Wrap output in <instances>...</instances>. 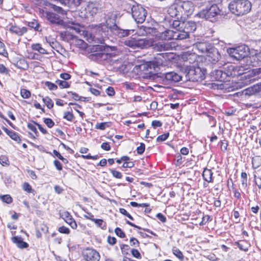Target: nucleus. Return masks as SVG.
Here are the masks:
<instances>
[{"instance_id":"nucleus-54","label":"nucleus","mask_w":261,"mask_h":261,"mask_svg":"<svg viewBox=\"0 0 261 261\" xmlns=\"http://www.w3.org/2000/svg\"><path fill=\"white\" fill-rule=\"evenodd\" d=\"M52 8L55 11L58 12L59 13H60L62 15H64L66 14V11L63 10L61 7L59 6L53 5Z\"/></svg>"},{"instance_id":"nucleus-53","label":"nucleus","mask_w":261,"mask_h":261,"mask_svg":"<svg viewBox=\"0 0 261 261\" xmlns=\"http://www.w3.org/2000/svg\"><path fill=\"white\" fill-rule=\"evenodd\" d=\"M142 30H143V31L144 32L142 33L143 35H147V34L150 33L151 32H152V31H153L152 28H151L150 27H145L143 25H142L140 28V31H141Z\"/></svg>"},{"instance_id":"nucleus-37","label":"nucleus","mask_w":261,"mask_h":261,"mask_svg":"<svg viewBox=\"0 0 261 261\" xmlns=\"http://www.w3.org/2000/svg\"><path fill=\"white\" fill-rule=\"evenodd\" d=\"M42 100L48 109H50L54 107L53 100L48 96L43 98Z\"/></svg>"},{"instance_id":"nucleus-38","label":"nucleus","mask_w":261,"mask_h":261,"mask_svg":"<svg viewBox=\"0 0 261 261\" xmlns=\"http://www.w3.org/2000/svg\"><path fill=\"white\" fill-rule=\"evenodd\" d=\"M120 248L123 255H125L129 254L130 247L128 245L121 244L120 245Z\"/></svg>"},{"instance_id":"nucleus-55","label":"nucleus","mask_w":261,"mask_h":261,"mask_svg":"<svg viewBox=\"0 0 261 261\" xmlns=\"http://www.w3.org/2000/svg\"><path fill=\"white\" fill-rule=\"evenodd\" d=\"M44 122L49 128H51L55 124L54 122L50 118H44Z\"/></svg>"},{"instance_id":"nucleus-27","label":"nucleus","mask_w":261,"mask_h":261,"mask_svg":"<svg viewBox=\"0 0 261 261\" xmlns=\"http://www.w3.org/2000/svg\"><path fill=\"white\" fill-rule=\"evenodd\" d=\"M3 129L5 132L13 140L16 141L18 143H19L21 141V139L17 133L13 130H9L8 128L5 127H4Z\"/></svg>"},{"instance_id":"nucleus-51","label":"nucleus","mask_w":261,"mask_h":261,"mask_svg":"<svg viewBox=\"0 0 261 261\" xmlns=\"http://www.w3.org/2000/svg\"><path fill=\"white\" fill-rule=\"evenodd\" d=\"M63 118L68 121H71L74 118V116L72 113L65 112L64 113Z\"/></svg>"},{"instance_id":"nucleus-10","label":"nucleus","mask_w":261,"mask_h":261,"mask_svg":"<svg viewBox=\"0 0 261 261\" xmlns=\"http://www.w3.org/2000/svg\"><path fill=\"white\" fill-rule=\"evenodd\" d=\"M83 258L86 261H99V253L95 249L90 248L85 249L82 252Z\"/></svg>"},{"instance_id":"nucleus-63","label":"nucleus","mask_w":261,"mask_h":261,"mask_svg":"<svg viewBox=\"0 0 261 261\" xmlns=\"http://www.w3.org/2000/svg\"><path fill=\"white\" fill-rule=\"evenodd\" d=\"M8 160L5 156H0V163L3 166L8 165Z\"/></svg>"},{"instance_id":"nucleus-40","label":"nucleus","mask_w":261,"mask_h":261,"mask_svg":"<svg viewBox=\"0 0 261 261\" xmlns=\"http://www.w3.org/2000/svg\"><path fill=\"white\" fill-rule=\"evenodd\" d=\"M0 199L4 202L10 204L12 202V198L9 195L0 196Z\"/></svg>"},{"instance_id":"nucleus-25","label":"nucleus","mask_w":261,"mask_h":261,"mask_svg":"<svg viewBox=\"0 0 261 261\" xmlns=\"http://www.w3.org/2000/svg\"><path fill=\"white\" fill-rule=\"evenodd\" d=\"M12 241L13 243L16 244L17 246L20 249L26 248L29 246V244L25 242H24L22 239L19 236L12 237Z\"/></svg>"},{"instance_id":"nucleus-28","label":"nucleus","mask_w":261,"mask_h":261,"mask_svg":"<svg viewBox=\"0 0 261 261\" xmlns=\"http://www.w3.org/2000/svg\"><path fill=\"white\" fill-rule=\"evenodd\" d=\"M249 60L253 66L259 65L261 63V52L255 54L249 57Z\"/></svg>"},{"instance_id":"nucleus-32","label":"nucleus","mask_w":261,"mask_h":261,"mask_svg":"<svg viewBox=\"0 0 261 261\" xmlns=\"http://www.w3.org/2000/svg\"><path fill=\"white\" fill-rule=\"evenodd\" d=\"M88 7L92 15L96 14L99 11V7L98 6V5L93 3H90Z\"/></svg>"},{"instance_id":"nucleus-33","label":"nucleus","mask_w":261,"mask_h":261,"mask_svg":"<svg viewBox=\"0 0 261 261\" xmlns=\"http://www.w3.org/2000/svg\"><path fill=\"white\" fill-rule=\"evenodd\" d=\"M234 245L237 246L241 250L245 251L248 250V245L246 241H242L240 242H235Z\"/></svg>"},{"instance_id":"nucleus-43","label":"nucleus","mask_w":261,"mask_h":261,"mask_svg":"<svg viewBox=\"0 0 261 261\" xmlns=\"http://www.w3.org/2000/svg\"><path fill=\"white\" fill-rule=\"evenodd\" d=\"M20 94L23 98H29L31 96L30 91L25 89H21Z\"/></svg>"},{"instance_id":"nucleus-18","label":"nucleus","mask_w":261,"mask_h":261,"mask_svg":"<svg viewBox=\"0 0 261 261\" xmlns=\"http://www.w3.org/2000/svg\"><path fill=\"white\" fill-rule=\"evenodd\" d=\"M159 37L162 40H180L179 39V32H175L174 31L170 30H167L162 32Z\"/></svg>"},{"instance_id":"nucleus-4","label":"nucleus","mask_w":261,"mask_h":261,"mask_svg":"<svg viewBox=\"0 0 261 261\" xmlns=\"http://www.w3.org/2000/svg\"><path fill=\"white\" fill-rule=\"evenodd\" d=\"M115 16L114 18H109L106 22L105 27L109 29L114 34L119 37H125L134 33V30L121 29L115 23Z\"/></svg>"},{"instance_id":"nucleus-62","label":"nucleus","mask_w":261,"mask_h":261,"mask_svg":"<svg viewBox=\"0 0 261 261\" xmlns=\"http://www.w3.org/2000/svg\"><path fill=\"white\" fill-rule=\"evenodd\" d=\"M107 94L110 96H112L115 95V92L114 88L112 87H109L106 91Z\"/></svg>"},{"instance_id":"nucleus-12","label":"nucleus","mask_w":261,"mask_h":261,"mask_svg":"<svg viewBox=\"0 0 261 261\" xmlns=\"http://www.w3.org/2000/svg\"><path fill=\"white\" fill-rule=\"evenodd\" d=\"M220 10L216 4H213L209 8L203 10L202 14L204 15V17L207 19H211L219 14H220Z\"/></svg>"},{"instance_id":"nucleus-45","label":"nucleus","mask_w":261,"mask_h":261,"mask_svg":"<svg viewBox=\"0 0 261 261\" xmlns=\"http://www.w3.org/2000/svg\"><path fill=\"white\" fill-rule=\"evenodd\" d=\"M251 90L253 91L252 93H258L261 94V83L254 85L251 87Z\"/></svg>"},{"instance_id":"nucleus-61","label":"nucleus","mask_w":261,"mask_h":261,"mask_svg":"<svg viewBox=\"0 0 261 261\" xmlns=\"http://www.w3.org/2000/svg\"><path fill=\"white\" fill-rule=\"evenodd\" d=\"M119 212L121 214L127 217L130 220H134V218H133V217L126 211L125 209H124L123 208H120L119 209Z\"/></svg>"},{"instance_id":"nucleus-30","label":"nucleus","mask_w":261,"mask_h":261,"mask_svg":"<svg viewBox=\"0 0 261 261\" xmlns=\"http://www.w3.org/2000/svg\"><path fill=\"white\" fill-rule=\"evenodd\" d=\"M28 25L35 31L41 32L42 31L41 27L37 19H33L31 21H28Z\"/></svg>"},{"instance_id":"nucleus-17","label":"nucleus","mask_w":261,"mask_h":261,"mask_svg":"<svg viewBox=\"0 0 261 261\" xmlns=\"http://www.w3.org/2000/svg\"><path fill=\"white\" fill-rule=\"evenodd\" d=\"M46 18L51 23L56 25H64V20L56 13L52 12L46 13Z\"/></svg>"},{"instance_id":"nucleus-3","label":"nucleus","mask_w":261,"mask_h":261,"mask_svg":"<svg viewBox=\"0 0 261 261\" xmlns=\"http://www.w3.org/2000/svg\"><path fill=\"white\" fill-rule=\"evenodd\" d=\"M185 72L188 80L192 82H199L205 79L206 70L199 66L190 65L185 68Z\"/></svg>"},{"instance_id":"nucleus-57","label":"nucleus","mask_w":261,"mask_h":261,"mask_svg":"<svg viewBox=\"0 0 261 261\" xmlns=\"http://www.w3.org/2000/svg\"><path fill=\"white\" fill-rule=\"evenodd\" d=\"M58 231L62 233L69 234L70 233V230L68 228L62 226L58 228Z\"/></svg>"},{"instance_id":"nucleus-13","label":"nucleus","mask_w":261,"mask_h":261,"mask_svg":"<svg viewBox=\"0 0 261 261\" xmlns=\"http://www.w3.org/2000/svg\"><path fill=\"white\" fill-rule=\"evenodd\" d=\"M179 8L186 13L187 15H190L194 10V5L192 2L185 0H176Z\"/></svg>"},{"instance_id":"nucleus-60","label":"nucleus","mask_w":261,"mask_h":261,"mask_svg":"<svg viewBox=\"0 0 261 261\" xmlns=\"http://www.w3.org/2000/svg\"><path fill=\"white\" fill-rule=\"evenodd\" d=\"M28 127L29 129H30L33 132H34L36 136H38L39 133L37 130L36 126L34 124L32 123H28Z\"/></svg>"},{"instance_id":"nucleus-22","label":"nucleus","mask_w":261,"mask_h":261,"mask_svg":"<svg viewBox=\"0 0 261 261\" xmlns=\"http://www.w3.org/2000/svg\"><path fill=\"white\" fill-rule=\"evenodd\" d=\"M172 48V45L169 43L158 42L153 45L154 49L159 51L170 50Z\"/></svg>"},{"instance_id":"nucleus-29","label":"nucleus","mask_w":261,"mask_h":261,"mask_svg":"<svg viewBox=\"0 0 261 261\" xmlns=\"http://www.w3.org/2000/svg\"><path fill=\"white\" fill-rule=\"evenodd\" d=\"M213 173L211 170L205 168L202 173V177L204 180L207 182H213Z\"/></svg>"},{"instance_id":"nucleus-6","label":"nucleus","mask_w":261,"mask_h":261,"mask_svg":"<svg viewBox=\"0 0 261 261\" xmlns=\"http://www.w3.org/2000/svg\"><path fill=\"white\" fill-rule=\"evenodd\" d=\"M132 15L137 23H143L147 15L146 10L141 5H133L131 8Z\"/></svg>"},{"instance_id":"nucleus-58","label":"nucleus","mask_w":261,"mask_h":261,"mask_svg":"<svg viewBox=\"0 0 261 261\" xmlns=\"http://www.w3.org/2000/svg\"><path fill=\"white\" fill-rule=\"evenodd\" d=\"M209 221H210V216L209 215L203 216L202 218V221L199 223V225L201 226L204 225Z\"/></svg>"},{"instance_id":"nucleus-48","label":"nucleus","mask_w":261,"mask_h":261,"mask_svg":"<svg viewBox=\"0 0 261 261\" xmlns=\"http://www.w3.org/2000/svg\"><path fill=\"white\" fill-rule=\"evenodd\" d=\"M0 55L6 57L8 55V53L5 49V44L0 41Z\"/></svg>"},{"instance_id":"nucleus-46","label":"nucleus","mask_w":261,"mask_h":261,"mask_svg":"<svg viewBox=\"0 0 261 261\" xmlns=\"http://www.w3.org/2000/svg\"><path fill=\"white\" fill-rule=\"evenodd\" d=\"M169 136V133H167L159 136L156 138L157 142H162L166 140Z\"/></svg>"},{"instance_id":"nucleus-47","label":"nucleus","mask_w":261,"mask_h":261,"mask_svg":"<svg viewBox=\"0 0 261 261\" xmlns=\"http://www.w3.org/2000/svg\"><path fill=\"white\" fill-rule=\"evenodd\" d=\"M45 85L50 90H56L58 88V87L56 84L48 81L45 83Z\"/></svg>"},{"instance_id":"nucleus-5","label":"nucleus","mask_w":261,"mask_h":261,"mask_svg":"<svg viewBox=\"0 0 261 261\" xmlns=\"http://www.w3.org/2000/svg\"><path fill=\"white\" fill-rule=\"evenodd\" d=\"M249 52V47L244 44L238 46L235 48L227 49V53L233 59L240 60L247 57Z\"/></svg>"},{"instance_id":"nucleus-14","label":"nucleus","mask_w":261,"mask_h":261,"mask_svg":"<svg viewBox=\"0 0 261 261\" xmlns=\"http://www.w3.org/2000/svg\"><path fill=\"white\" fill-rule=\"evenodd\" d=\"M206 56L207 59L214 64L218 62L221 58V54L218 49L213 46L210 47V49H209L206 54Z\"/></svg>"},{"instance_id":"nucleus-11","label":"nucleus","mask_w":261,"mask_h":261,"mask_svg":"<svg viewBox=\"0 0 261 261\" xmlns=\"http://www.w3.org/2000/svg\"><path fill=\"white\" fill-rule=\"evenodd\" d=\"M162 77L164 82L173 84L180 81L182 76L174 71H171L163 74Z\"/></svg>"},{"instance_id":"nucleus-20","label":"nucleus","mask_w":261,"mask_h":261,"mask_svg":"<svg viewBox=\"0 0 261 261\" xmlns=\"http://www.w3.org/2000/svg\"><path fill=\"white\" fill-rule=\"evenodd\" d=\"M61 217L73 229H76L77 224L70 214L67 211L60 213Z\"/></svg>"},{"instance_id":"nucleus-34","label":"nucleus","mask_w":261,"mask_h":261,"mask_svg":"<svg viewBox=\"0 0 261 261\" xmlns=\"http://www.w3.org/2000/svg\"><path fill=\"white\" fill-rule=\"evenodd\" d=\"M93 222L95 223L97 227H100L102 229H106L107 228L106 223L104 222L102 219H94Z\"/></svg>"},{"instance_id":"nucleus-41","label":"nucleus","mask_w":261,"mask_h":261,"mask_svg":"<svg viewBox=\"0 0 261 261\" xmlns=\"http://www.w3.org/2000/svg\"><path fill=\"white\" fill-rule=\"evenodd\" d=\"M56 82L59 85L61 88H67L70 86L69 84L65 81L58 80Z\"/></svg>"},{"instance_id":"nucleus-50","label":"nucleus","mask_w":261,"mask_h":261,"mask_svg":"<svg viewBox=\"0 0 261 261\" xmlns=\"http://www.w3.org/2000/svg\"><path fill=\"white\" fill-rule=\"evenodd\" d=\"M130 245L134 247H137L139 246L140 243L138 240L135 238H131L129 241Z\"/></svg>"},{"instance_id":"nucleus-39","label":"nucleus","mask_w":261,"mask_h":261,"mask_svg":"<svg viewBox=\"0 0 261 261\" xmlns=\"http://www.w3.org/2000/svg\"><path fill=\"white\" fill-rule=\"evenodd\" d=\"M23 190L29 193H32L34 192V190L32 188L30 185L27 182L23 183L22 185Z\"/></svg>"},{"instance_id":"nucleus-59","label":"nucleus","mask_w":261,"mask_h":261,"mask_svg":"<svg viewBox=\"0 0 261 261\" xmlns=\"http://www.w3.org/2000/svg\"><path fill=\"white\" fill-rule=\"evenodd\" d=\"M108 122L97 123L95 125V128L100 130H105L106 129V126Z\"/></svg>"},{"instance_id":"nucleus-21","label":"nucleus","mask_w":261,"mask_h":261,"mask_svg":"<svg viewBox=\"0 0 261 261\" xmlns=\"http://www.w3.org/2000/svg\"><path fill=\"white\" fill-rule=\"evenodd\" d=\"M212 47V45L206 42H197L194 44L195 48L197 49L199 53L206 54Z\"/></svg>"},{"instance_id":"nucleus-16","label":"nucleus","mask_w":261,"mask_h":261,"mask_svg":"<svg viewBox=\"0 0 261 261\" xmlns=\"http://www.w3.org/2000/svg\"><path fill=\"white\" fill-rule=\"evenodd\" d=\"M168 14L173 18L177 19L181 18L182 15V10H180L176 1L168 9Z\"/></svg>"},{"instance_id":"nucleus-7","label":"nucleus","mask_w":261,"mask_h":261,"mask_svg":"<svg viewBox=\"0 0 261 261\" xmlns=\"http://www.w3.org/2000/svg\"><path fill=\"white\" fill-rule=\"evenodd\" d=\"M196 29V23L192 21H183L181 24V33L179 32V39L181 40L186 39L189 36V34L193 32Z\"/></svg>"},{"instance_id":"nucleus-24","label":"nucleus","mask_w":261,"mask_h":261,"mask_svg":"<svg viewBox=\"0 0 261 261\" xmlns=\"http://www.w3.org/2000/svg\"><path fill=\"white\" fill-rule=\"evenodd\" d=\"M9 30L12 33L15 34L18 36H22L27 32L28 29L24 27L19 28L16 25H11Z\"/></svg>"},{"instance_id":"nucleus-44","label":"nucleus","mask_w":261,"mask_h":261,"mask_svg":"<svg viewBox=\"0 0 261 261\" xmlns=\"http://www.w3.org/2000/svg\"><path fill=\"white\" fill-rule=\"evenodd\" d=\"M241 178H242V185L243 186L246 187L247 186V174L246 172H242L241 173Z\"/></svg>"},{"instance_id":"nucleus-1","label":"nucleus","mask_w":261,"mask_h":261,"mask_svg":"<svg viewBox=\"0 0 261 261\" xmlns=\"http://www.w3.org/2000/svg\"><path fill=\"white\" fill-rule=\"evenodd\" d=\"M251 7V3L249 0H233L228 5L230 11L238 16L247 14L250 11Z\"/></svg>"},{"instance_id":"nucleus-23","label":"nucleus","mask_w":261,"mask_h":261,"mask_svg":"<svg viewBox=\"0 0 261 261\" xmlns=\"http://www.w3.org/2000/svg\"><path fill=\"white\" fill-rule=\"evenodd\" d=\"M62 5L67 6L68 8H74L79 6L82 0H57Z\"/></svg>"},{"instance_id":"nucleus-36","label":"nucleus","mask_w":261,"mask_h":261,"mask_svg":"<svg viewBox=\"0 0 261 261\" xmlns=\"http://www.w3.org/2000/svg\"><path fill=\"white\" fill-rule=\"evenodd\" d=\"M172 252L174 255H175L177 258H178L181 260H182L184 259V256L182 253L179 249H178L176 247H174L172 248Z\"/></svg>"},{"instance_id":"nucleus-42","label":"nucleus","mask_w":261,"mask_h":261,"mask_svg":"<svg viewBox=\"0 0 261 261\" xmlns=\"http://www.w3.org/2000/svg\"><path fill=\"white\" fill-rule=\"evenodd\" d=\"M110 171L114 177L118 179L122 178V174L120 172L114 169H110Z\"/></svg>"},{"instance_id":"nucleus-31","label":"nucleus","mask_w":261,"mask_h":261,"mask_svg":"<svg viewBox=\"0 0 261 261\" xmlns=\"http://www.w3.org/2000/svg\"><path fill=\"white\" fill-rule=\"evenodd\" d=\"M182 22L183 21H180L177 19L173 20L172 27L176 30L174 31L175 32L181 33V24H182Z\"/></svg>"},{"instance_id":"nucleus-19","label":"nucleus","mask_w":261,"mask_h":261,"mask_svg":"<svg viewBox=\"0 0 261 261\" xmlns=\"http://www.w3.org/2000/svg\"><path fill=\"white\" fill-rule=\"evenodd\" d=\"M171 53H165L158 54L154 57L153 62L156 66H163L165 65L166 61L170 59Z\"/></svg>"},{"instance_id":"nucleus-49","label":"nucleus","mask_w":261,"mask_h":261,"mask_svg":"<svg viewBox=\"0 0 261 261\" xmlns=\"http://www.w3.org/2000/svg\"><path fill=\"white\" fill-rule=\"evenodd\" d=\"M115 232L117 236L121 238H124L125 237L124 232L119 227H116L115 228Z\"/></svg>"},{"instance_id":"nucleus-26","label":"nucleus","mask_w":261,"mask_h":261,"mask_svg":"<svg viewBox=\"0 0 261 261\" xmlns=\"http://www.w3.org/2000/svg\"><path fill=\"white\" fill-rule=\"evenodd\" d=\"M196 56L193 54H186L183 56V59L185 60V64L186 67L189 66V63H194L196 61Z\"/></svg>"},{"instance_id":"nucleus-35","label":"nucleus","mask_w":261,"mask_h":261,"mask_svg":"<svg viewBox=\"0 0 261 261\" xmlns=\"http://www.w3.org/2000/svg\"><path fill=\"white\" fill-rule=\"evenodd\" d=\"M32 48L34 50L38 51L39 53L42 54H46V50L42 48L41 44L39 43L33 44L32 45Z\"/></svg>"},{"instance_id":"nucleus-56","label":"nucleus","mask_w":261,"mask_h":261,"mask_svg":"<svg viewBox=\"0 0 261 261\" xmlns=\"http://www.w3.org/2000/svg\"><path fill=\"white\" fill-rule=\"evenodd\" d=\"M145 148V145L144 143H141L140 146L137 148V151L139 154H142Z\"/></svg>"},{"instance_id":"nucleus-9","label":"nucleus","mask_w":261,"mask_h":261,"mask_svg":"<svg viewBox=\"0 0 261 261\" xmlns=\"http://www.w3.org/2000/svg\"><path fill=\"white\" fill-rule=\"evenodd\" d=\"M211 76L213 80L222 82L224 83L220 85L219 88L221 89H226L225 82L229 81L227 77L226 71H223L222 70H215L211 73Z\"/></svg>"},{"instance_id":"nucleus-64","label":"nucleus","mask_w":261,"mask_h":261,"mask_svg":"<svg viewBox=\"0 0 261 261\" xmlns=\"http://www.w3.org/2000/svg\"><path fill=\"white\" fill-rule=\"evenodd\" d=\"M254 178L256 185L259 189H261V177H256V175H254Z\"/></svg>"},{"instance_id":"nucleus-8","label":"nucleus","mask_w":261,"mask_h":261,"mask_svg":"<svg viewBox=\"0 0 261 261\" xmlns=\"http://www.w3.org/2000/svg\"><path fill=\"white\" fill-rule=\"evenodd\" d=\"M124 44L133 48H147L150 45V41L146 38L135 39L132 38L124 41Z\"/></svg>"},{"instance_id":"nucleus-2","label":"nucleus","mask_w":261,"mask_h":261,"mask_svg":"<svg viewBox=\"0 0 261 261\" xmlns=\"http://www.w3.org/2000/svg\"><path fill=\"white\" fill-rule=\"evenodd\" d=\"M103 39L100 40L101 44L95 45L91 48L92 54L90 55L91 59L100 64L107 60L110 57L109 54L107 53L106 47L102 44Z\"/></svg>"},{"instance_id":"nucleus-15","label":"nucleus","mask_w":261,"mask_h":261,"mask_svg":"<svg viewBox=\"0 0 261 261\" xmlns=\"http://www.w3.org/2000/svg\"><path fill=\"white\" fill-rule=\"evenodd\" d=\"M242 68L243 67L238 66L228 65L225 70L228 80H229L230 77H237L243 74V72Z\"/></svg>"},{"instance_id":"nucleus-52","label":"nucleus","mask_w":261,"mask_h":261,"mask_svg":"<svg viewBox=\"0 0 261 261\" xmlns=\"http://www.w3.org/2000/svg\"><path fill=\"white\" fill-rule=\"evenodd\" d=\"M132 255L137 258V259H141V255L140 253L139 252V251L137 249H132L130 251Z\"/></svg>"}]
</instances>
